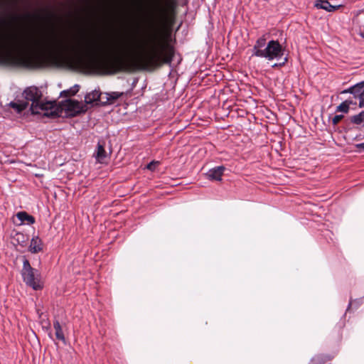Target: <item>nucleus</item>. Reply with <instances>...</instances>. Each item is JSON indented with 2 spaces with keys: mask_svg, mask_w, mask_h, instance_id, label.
Returning <instances> with one entry per match:
<instances>
[{
  "mask_svg": "<svg viewBox=\"0 0 364 364\" xmlns=\"http://www.w3.org/2000/svg\"><path fill=\"white\" fill-rule=\"evenodd\" d=\"M139 48L143 59L153 68L163 64L170 65L175 55L174 47L166 43L164 36L157 31L146 35Z\"/></svg>",
  "mask_w": 364,
  "mask_h": 364,
  "instance_id": "f257e3e1",
  "label": "nucleus"
},
{
  "mask_svg": "<svg viewBox=\"0 0 364 364\" xmlns=\"http://www.w3.org/2000/svg\"><path fill=\"white\" fill-rule=\"evenodd\" d=\"M30 46L38 49H44L56 53H67L78 59L84 58L95 60L104 52V48L95 41H88L85 47L71 43L65 40L52 39L41 41L33 40Z\"/></svg>",
  "mask_w": 364,
  "mask_h": 364,
  "instance_id": "f03ea898",
  "label": "nucleus"
},
{
  "mask_svg": "<svg viewBox=\"0 0 364 364\" xmlns=\"http://www.w3.org/2000/svg\"><path fill=\"white\" fill-rule=\"evenodd\" d=\"M41 91L36 86H30L26 87L22 92L23 100H16L9 103V106L15 109L18 113L22 112L28 106V102H32L30 110L33 114L40 113L41 110H45L44 116L48 117L55 118L59 117L58 109L54 110H48V107L50 102L43 103L41 101L42 98Z\"/></svg>",
  "mask_w": 364,
  "mask_h": 364,
  "instance_id": "7ed1b4c3",
  "label": "nucleus"
},
{
  "mask_svg": "<svg viewBox=\"0 0 364 364\" xmlns=\"http://www.w3.org/2000/svg\"><path fill=\"white\" fill-rule=\"evenodd\" d=\"M23 281L26 284L34 290H41L43 286L41 283V274L38 269L33 268L28 259L26 257L23 260V267L21 272Z\"/></svg>",
  "mask_w": 364,
  "mask_h": 364,
  "instance_id": "20e7f679",
  "label": "nucleus"
},
{
  "mask_svg": "<svg viewBox=\"0 0 364 364\" xmlns=\"http://www.w3.org/2000/svg\"><path fill=\"white\" fill-rule=\"evenodd\" d=\"M264 52L259 51V57L264 58L268 60H272L276 59L279 60L284 53V50L282 48V45L279 43L278 41L271 40L267 43V46L264 48Z\"/></svg>",
  "mask_w": 364,
  "mask_h": 364,
  "instance_id": "39448f33",
  "label": "nucleus"
},
{
  "mask_svg": "<svg viewBox=\"0 0 364 364\" xmlns=\"http://www.w3.org/2000/svg\"><path fill=\"white\" fill-rule=\"evenodd\" d=\"M84 105L75 100H65L62 102L61 109L65 111L67 117H75L85 112Z\"/></svg>",
  "mask_w": 364,
  "mask_h": 364,
  "instance_id": "423d86ee",
  "label": "nucleus"
},
{
  "mask_svg": "<svg viewBox=\"0 0 364 364\" xmlns=\"http://www.w3.org/2000/svg\"><path fill=\"white\" fill-rule=\"evenodd\" d=\"M225 169L223 165L212 168L205 173L206 178L210 181H220Z\"/></svg>",
  "mask_w": 364,
  "mask_h": 364,
  "instance_id": "0eeeda50",
  "label": "nucleus"
},
{
  "mask_svg": "<svg viewBox=\"0 0 364 364\" xmlns=\"http://www.w3.org/2000/svg\"><path fill=\"white\" fill-rule=\"evenodd\" d=\"M94 156L99 163H103L105 159L107 157V154L105 150V140L100 139L98 141L96 151L94 153Z\"/></svg>",
  "mask_w": 364,
  "mask_h": 364,
  "instance_id": "6e6552de",
  "label": "nucleus"
},
{
  "mask_svg": "<svg viewBox=\"0 0 364 364\" xmlns=\"http://www.w3.org/2000/svg\"><path fill=\"white\" fill-rule=\"evenodd\" d=\"M124 95L123 92H111L104 93V100L102 101V105H112L121 97Z\"/></svg>",
  "mask_w": 364,
  "mask_h": 364,
  "instance_id": "1a4fd4ad",
  "label": "nucleus"
},
{
  "mask_svg": "<svg viewBox=\"0 0 364 364\" xmlns=\"http://www.w3.org/2000/svg\"><path fill=\"white\" fill-rule=\"evenodd\" d=\"M85 102L90 104L95 102H99L102 104L104 100V93H102L99 90H95L85 95Z\"/></svg>",
  "mask_w": 364,
  "mask_h": 364,
  "instance_id": "9d476101",
  "label": "nucleus"
},
{
  "mask_svg": "<svg viewBox=\"0 0 364 364\" xmlns=\"http://www.w3.org/2000/svg\"><path fill=\"white\" fill-rule=\"evenodd\" d=\"M315 6L318 9H323L328 12H334L342 6L332 5L328 0H318V1L315 4Z\"/></svg>",
  "mask_w": 364,
  "mask_h": 364,
  "instance_id": "9b49d317",
  "label": "nucleus"
},
{
  "mask_svg": "<svg viewBox=\"0 0 364 364\" xmlns=\"http://www.w3.org/2000/svg\"><path fill=\"white\" fill-rule=\"evenodd\" d=\"M267 45V41L264 36L259 38L253 46L252 55L259 57L258 53H259V51L264 52V48H265Z\"/></svg>",
  "mask_w": 364,
  "mask_h": 364,
  "instance_id": "f8f14e48",
  "label": "nucleus"
},
{
  "mask_svg": "<svg viewBox=\"0 0 364 364\" xmlns=\"http://www.w3.org/2000/svg\"><path fill=\"white\" fill-rule=\"evenodd\" d=\"M43 250V242L38 236H34L32 237L31 244L29 246V250L31 253L36 254Z\"/></svg>",
  "mask_w": 364,
  "mask_h": 364,
  "instance_id": "ddd939ff",
  "label": "nucleus"
},
{
  "mask_svg": "<svg viewBox=\"0 0 364 364\" xmlns=\"http://www.w3.org/2000/svg\"><path fill=\"white\" fill-rule=\"evenodd\" d=\"M53 328L55 331L56 338L65 343V337L64 336L61 325L58 319H55L53 321Z\"/></svg>",
  "mask_w": 364,
  "mask_h": 364,
  "instance_id": "4468645a",
  "label": "nucleus"
},
{
  "mask_svg": "<svg viewBox=\"0 0 364 364\" xmlns=\"http://www.w3.org/2000/svg\"><path fill=\"white\" fill-rule=\"evenodd\" d=\"M17 218L21 222H26L28 225H33L35 223V218L33 216L29 215L25 211H20L16 214Z\"/></svg>",
  "mask_w": 364,
  "mask_h": 364,
  "instance_id": "2eb2a0df",
  "label": "nucleus"
},
{
  "mask_svg": "<svg viewBox=\"0 0 364 364\" xmlns=\"http://www.w3.org/2000/svg\"><path fill=\"white\" fill-rule=\"evenodd\" d=\"M353 104L351 100H346L337 106L336 111L343 113H348L350 109V105Z\"/></svg>",
  "mask_w": 364,
  "mask_h": 364,
  "instance_id": "dca6fc26",
  "label": "nucleus"
},
{
  "mask_svg": "<svg viewBox=\"0 0 364 364\" xmlns=\"http://www.w3.org/2000/svg\"><path fill=\"white\" fill-rule=\"evenodd\" d=\"M350 121L352 124L356 125H364V111H361L359 114L351 116Z\"/></svg>",
  "mask_w": 364,
  "mask_h": 364,
  "instance_id": "f3484780",
  "label": "nucleus"
},
{
  "mask_svg": "<svg viewBox=\"0 0 364 364\" xmlns=\"http://www.w3.org/2000/svg\"><path fill=\"white\" fill-rule=\"evenodd\" d=\"M329 359L328 356L318 355L312 358L309 364H326Z\"/></svg>",
  "mask_w": 364,
  "mask_h": 364,
  "instance_id": "a211bd4d",
  "label": "nucleus"
},
{
  "mask_svg": "<svg viewBox=\"0 0 364 364\" xmlns=\"http://www.w3.org/2000/svg\"><path fill=\"white\" fill-rule=\"evenodd\" d=\"M14 240L17 242V243L21 247L25 246V243L26 241V235L21 232H17L14 237Z\"/></svg>",
  "mask_w": 364,
  "mask_h": 364,
  "instance_id": "6ab92c4d",
  "label": "nucleus"
},
{
  "mask_svg": "<svg viewBox=\"0 0 364 364\" xmlns=\"http://www.w3.org/2000/svg\"><path fill=\"white\" fill-rule=\"evenodd\" d=\"M353 87H354V90H353V97L355 98H358L359 99V102H360L361 100V99H362V95H363V90L364 89L360 88L357 84H355L353 85Z\"/></svg>",
  "mask_w": 364,
  "mask_h": 364,
  "instance_id": "aec40b11",
  "label": "nucleus"
},
{
  "mask_svg": "<svg viewBox=\"0 0 364 364\" xmlns=\"http://www.w3.org/2000/svg\"><path fill=\"white\" fill-rule=\"evenodd\" d=\"M343 117V114L335 115L332 119V124L336 125Z\"/></svg>",
  "mask_w": 364,
  "mask_h": 364,
  "instance_id": "412c9836",
  "label": "nucleus"
},
{
  "mask_svg": "<svg viewBox=\"0 0 364 364\" xmlns=\"http://www.w3.org/2000/svg\"><path fill=\"white\" fill-rule=\"evenodd\" d=\"M80 86L78 85H75L73 87H70L68 90H70V95H75L79 91Z\"/></svg>",
  "mask_w": 364,
  "mask_h": 364,
  "instance_id": "4be33fe9",
  "label": "nucleus"
},
{
  "mask_svg": "<svg viewBox=\"0 0 364 364\" xmlns=\"http://www.w3.org/2000/svg\"><path fill=\"white\" fill-rule=\"evenodd\" d=\"M353 90H354V87H353V86L348 87V89H345L343 91H341V94L350 93V94H352L353 95Z\"/></svg>",
  "mask_w": 364,
  "mask_h": 364,
  "instance_id": "5701e85b",
  "label": "nucleus"
},
{
  "mask_svg": "<svg viewBox=\"0 0 364 364\" xmlns=\"http://www.w3.org/2000/svg\"><path fill=\"white\" fill-rule=\"evenodd\" d=\"M280 60H282V61L279 63H277L279 64V65L280 67H282L287 63L288 58H287V57H284V58L282 57Z\"/></svg>",
  "mask_w": 364,
  "mask_h": 364,
  "instance_id": "b1692460",
  "label": "nucleus"
},
{
  "mask_svg": "<svg viewBox=\"0 0 364 364\" xmlns=\"http://www.w3.org/2000/svg\"><path fill=\"white\" fill-rule=\"evenodd\" d=\"M159 162L158 161H151L150 162L148 165H147V168L149 169V170H153L154 168V166L157 164Z\"/></svg>",
  "mask_w": 364,
  "mask_h": 364,
  "instance_id": "393cba45",
  "label": "nucleus"
},
{
  "mask_svg": "<svg viewBox=\"0 0 364 364\" xmlns=\"http://www.w3.org/2000/svg\"><path fill=\"white\" fill-rule=\"evenodd\" d=\"M355 147L358 149V151H361L364 150V143L357 144H355Z\"/></svg>",
  "mask_w": 364,
  "mask_h": 364,
  "instance_id": "a878e982",
  "label": "nucleus"
},
{
  "mask_svg": "<svg viewBox=\"0 0 364 364\" xmlns=\"http://www.w3.org/2000/svg\"><path fill=\"white\" fill-rule=\"evenodd\" d=\"M60 97H68L70 95V90H65L60 92Z\"/></svg>",
  "mask_w": 364,
  "mask_h": 364,
  "instance_id": "bb28decb",
  "label": "nucleus"
},
{
  "mask_svg": "<svg viewBox=\"0 0 364 364\" xmlns=\"http://www.w3.org/2000/svg\"><path fill=\"white\" fill-rule=\"evenodd\" d=\"M359 107H364V89H363V95H362V99L359 102Z\"/></svg>",
  "mask_w": 364,
  "mask_h": 364,
  "instance_id": "cd10ccee",
  "label": "nucleus"
},
{
  "mask_svg": "<svg viewBox=\"0 0 364 364\" xmlns=\"http://www.w3.org/2000/svg\"><path fill=\"white\" fill-rule=\"evenodd\" d=\"M361 89H364V80L356 83Z\"/></svg>",
  "mask_w": 364,
  "mask_h": 364,
  "instance_id": "c85d7f7f",
  "label": "nucleus"
},
{
  "mask_svg": "<svg viewBox=\"0 0 364 364\" xmlns=\"http://www.w3.org/2000/svg\"><path fill=\"white\" fill-rule=\"evenodd\" d=\"M359 36L364 39V26L363 29L360 30Z\"/></svg>",
  "mask_w": 364,
  "mask_h": 364,
  "instance_id": "c756f323",
  "label": "nucleus"
},
{
  "mask_svg": "<svg viewBox=\"0 0 364 364\" xmlns=\"http://www.w3.org/2000/svg\"><path fill=\"white\" fill-rule=\"evenodd\" d=\"M354 304L355 305L356 307H358L360 304V300L359 299H355L354 301Z\"/></svg>",
  "mask_w": 364,
  "mask_h": 364,
  "instance_id": "7c9ffc66",
  "label": "nucleus"
},
{
  "mask_svg": "<svg viewBox=\"0 0 364 364\" xmlns=\"http://www.w3.org/2000/svg\"><path fill=\"white\" fill-rule=\"evenodd\" d=\"M353 305V301L350 300L348 305V309H347V311L350 308V306Z\"/></svg>",
  "mask_w": 364,
  "mask_h": 364,
  "instance_id": "2f4dec72",
  "label": "nucleus"
},
{
  "mask_svg": "<svg viewBox=\"0 0 364 364\" xmlns=\"http://www.w3.org/2000/svg\"><path fill=\"white\" fill-rule=\"evenodd\" d=\"M279 67H280V66L279 65V64H278V63H274V64L272 65V68H279Z\"/></svg>",
  "mask_w": 364,
  "mask_h": 364,
  "instance_id": "473e14b6",
  "label": "nucleus"
}]
</instances>
